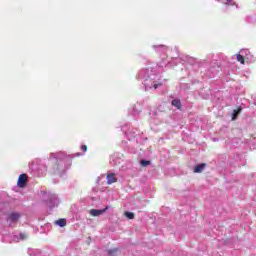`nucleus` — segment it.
I'll list each match as a JSON object with an SVG mask.
<instances>
[{
  "mask_svg": "<svg viewBox=\"0 0 256 256\" xmlns=\"http://www.w3.org/2000/svg\"><path fill=\"white\" fill-rule=\"evenodd\" d=\"M27 179H29V176H27V174H21L18 177V181H17L18 187H20L21 189L27 187Z\"/></svg>",
  "mask_w": 256,
  "mask_h": 256,
  "instance_id": "1",
  "label": "nucleus"
},
{
  "mask_svg": "<svg viewBox=\"0 0 256 256\" xmlns=\"http://www.w3.org/2000/svg\"><path fill=\"white\" fill-rule=\"evenodd\" d=\"M19 219H21V214L19 212H12L7 217L9 223H17Z\"/></svg>",
  "mask_w": 256,
  "mask_h": 256,
  "instance_id": "2",
  "label": "nucleus"
},
{
  "mask_svg": "<svg viewBox=\"0 0 256 256\" xmlns=\"http://www.w3.org/2000/svg\"><path fill=\"white\" fill-rule=\"evenodd\" d=\"M107 209H109L108 206L105 209H101V210L91 209L90 210V215L92 217H99V215H103V213H105V211H107Z\"/></svg>",
  "mask_w": 256,
  "mask_h": 256,
  "instance_id": "3",
  "label": "nucleus"
},
{
  "mask_svg": "<svg viewBox=\"0 0 256 256\" xmlns=\"http://www.w3.org/2000/svg\"><path fill=\"white\" fill-rule=\"evenodd\" d=\"M107 183L108 185H112V183H117V178L115 177V174L107 175Z\"/></svg>",
  "mask_w": 256,
  "mask_h": 256,
  "instance_id": "4",
  "label": "nucleus"
},
{
  "mask_svg": "<svg viewBox=\"0 0 256 256\" xmlns=\"http://www.w3.org/2000/svg\"><path fill=\"white\" fill-rule=\"evenodd\" d=\"M205 167H207V164H205V163L197 165L194 168V173H203V169H205Z\"/></svg>",
  "mask_w": 256,
  "mask_h": 256,
  "instance_id": "5",
  "label": "nucleus"
},
{
  "mask_svg": "<svg viewBox=\"0 0 256 256\" xmlns=\"http://www.w3.org/2000/svg\"><path fill=\"white\" fill-rule=\"evenodd\" d=\"M243 109L241 107H238V109L233 110L232 113V121H235V119H237V115H239V113H241Z\"/></svg>",
  "mask_w": 256,
  "mask_h": 256,
  "instance_id": "6",
  "label": "nucleus"
},
{
  "mask_svg": "<svg viewBox=\"0 0 256 256\" xmlns=\"http://www.w3.org/2000/svg\"><path fill=\"white\" fill-rule=\"evenodd\" d=\"M172 105H173V107H176L177 109H181V107H182L181 100H179V99L172 100Z\"/></svg>",
  "mask_w": 256,
  "mask_h": 256,
  "instance_id": "7",
  "label": "nucleus"
},
{
  "mask_svg": "<svg viewBox=\"0 0 256 256\" xmlns=\"http://www.w3.org/2000/svg\"><path fill=\"white\" fill-rule=\"evenodd\" d=\"M236 59L239 63H241V65H245V57H243V55L236 54Z\"/></svg>",
  "mask_w": 256,
  "mask_h": 256,
  "instance_id": "8",
  "label": "nucleus"
},
{
  "mask_svg": "<svg viewBox=\"0 0 256 256\" xmlns=\"http://www.w3.org/2000/svg\"><path fill=\"white\" fill-rule=\"evenodd\" d=\"M56 224H58L59 227H65L67 225V220L61 218V219L56 221Z\"/></svg>",
  "mask_w": 256,
  "mask_h": 256,
  "instance_id": "9",
  "label": "nucleus"
},
{
  "mask_svg": "<svg viewBox=\"0 0 256 256\" xmlns=\"http://www.w3.org/2000/svg\"><path fill=\"white\" fill-rule=\"evenodd\" d=\"M124 215L128 219H135V214L133 212H125Z\"/></svg>",
  "mask_w": 256,
  "mask_h": 256,
  "instance_id": "10",
  "label": "nucleus"
},
{
  "mask_svg": "<svg viewBox=\"0 0 256 256\" xmlns=\"http://www.w3.org/2000/svg\"><path fill=\"white\" fill-rule=\"evenodd\" d=\"M140 164H141L143 167H147V165H151V162H150V161H147V160H141V161H140Z\"/></svg>",
  "mask_w": 256,
  "mask_h": 256,
  "instance_id": "11",
  "label": "nucleus"
},
{
  "mask_svg": "<svg viewBox=\"0 0 256 256\" xmlns=\"http://www.w3.org/2000/svg\"><path fill=\"white\" fill-rule=\"evenodd\" d=\"M114 253H117V249L109 250L108 254L113 255Z\"/></svg>",
  "mask_w": 256,
  "mask_h": 256,
  "instance_id": "12",
  "label": "nucleus"
},
{
  "mask_svg": "<svg viewBox=\"0 0 256 256\" xmlns=\"http://www.w3.org/2000/svg\"><path fill=\"white\" fill-rule=\"evenodd\" d=\"M20 239H27V234L21 233V234H20Z\"/></svg>",
  "mask_w": 256,
  "mask_h": 256,
  "instance_id": "13",
  "label": "nucleus"
},
{
  "mask_svg": "<svg viewBox=\"0 0 256 256\" xmlns=\"http://www.w3.org/2000/svg\"><path fill=\"white\" fill-rule=\"evenodd\" d=\"M81 150L86 152L87 151V145H82Z\"/></svg>",
  "mask_w": 256,
  "mask_h": 256,
  "instance_id": "14",
  "label": "nucleus"
},
{
  "mask_svg": "<svg viewBox=\"0 0 256 256\" xmlns=\"http://www.w3.org/2000/svg\"><path fill=\"white\" fill-rule=\"evenodd\" d=\"M157 87H161V83L160 84H154V89H157Z\"/></svg>",
  "mask_w": 256,
  "mask_h": 256,
  "instance_id": "15",
  "label": "nucleus"
}]
</instances>
